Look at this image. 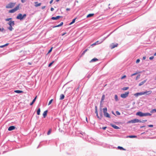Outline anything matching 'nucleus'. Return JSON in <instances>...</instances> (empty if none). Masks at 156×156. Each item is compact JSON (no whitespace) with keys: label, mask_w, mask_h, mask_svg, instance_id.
<instances>
[{"label":"nucleus","mask_w":156,"mask_h":156,"mask_svg":"<svg viewBox=\"0 0 156 156\" xmlns=\"http://www.w3.org/2000/svg\"><path fill=\"white\" fill-rule=\"evenodd\" d=\"M136 115L140 117L151 116V114L149 113H143L141 112H138L136 114Z\"/></svg>","instance_id":"f257e3e1"},{"label":"nucleus","mask_w":156,"mask_h":156,"mask_svg":"<svg viewBox=\"0 0 156 156\" xmlns=\"http://www.w3.org/2000/svg\"><path fill=\"white\" fill-rule=\"evenodd\" d=\"M152 93L151 91H146L144 92H141L140 93H137L135 94H134V96L137 97L139 95H142L144 94H151Z\"/></svg>","instance_id":"f03ea898"},{"label":"nucleus","mask_w":156,"mask_h":156,"mask_svg":"<svg viewBox=\"0 0 156 156\" xmlns=\"http://www.w3.org/2000/svg\"><path fill=\"white\" fill-rule=\"evenodd\" d=\"M26 16V14H24L23 15L21 13L19 14L16 17V19H19L20 20H23L24 18Z\"/></svg>","instance_id":"7ed1b4c3"},{"label":"nucleus","mask_w":156,"mask_h":156,"mask_svg":"<svg viewBox=\"0 0 156 156\" xmlns=\"http://www.w3.org/2000/svg\"><path fill=\"white\" fill-rule=\"evenodd\" d=\"M20 8V4L18 5L15 8H14L10 10L9 11V12L10 13H13L16 11L17 10L19 9Z\"/></svg>","instance_id":"20e7f679"},{"label":"nucleus","mask_w":156,"mask_h":156,"mask_svg":"<svg viewBox=\"0 0 156 156\" xmlns=\"http://www.w3.org/2000/svg\"><path fill=\"white\" fill-rule=\"evenodd\" d=\"M16 5V3L10 2L6 6V8L7 9L12 8L13 7Z\"/></svg>","instance_id":"39448f33"},{"label":"nucleus","mask_w":156,"mask_h":156,"mask_svg":"<svg viewBox=\"0 0 156 156\" xmlns=\"http://www.w3.org/2000/svg\"><path fill=\"white\" fill-rule=\"evenodd\" d=\"M141 121L140 120H139L137 119H135L133 120H131L130 121H128L127 122V123H135L136 122H141Z\"/></svg>","instance_id":"423d86ee"},{"label":"nucleus","mask_w":156,"mask_h":156,"mask_svg":"<svg viewBox=\"0 0 156 156\" xmlns=\"http://www.w3.org/2000/svg\"><path fill=\"white\" fill-rule=\"evenodd\" d=\"M129 94V91L126 92L124 94H122L121 95V97L122 98H125L128 96Z\"/></svg>","instance_id":"0eeeda50"},{"label":"nucleus","mask_w":156,"mask_h":156,"mask_svg":"<svg viewBox=\"0 0 156 156\" xmlns=\"http://www.w3.org/2000/svg\"><path fill=\"white\" fill-rule=\"evenodd\" d=\"M118 45V44L117 43L114 44L112 43L110 45V47L111 49H112L115 47H117Z\"/></svg>","instance_id":"6e6552de"},{"label":"nucleus","mask_w":156,"mask_h":156,"mask_svg":"<svg viewBox=\"0 0 156 156\" xmlns=\"http://www.w3.org/2000/svg\"><path fill=\"white\" fill-rule=\"evenodd\" d=\"M35 6V7H37L40 6L41 5V3H38L37 2H34Z\"/></svg>","instance_id":"1a4fd4ad"},{"label":"nucleus","mask_w":156,"mask_h":156,"mask_svg":"<svg viewBox=\"0 0 156 156\" xmlns=\"http://www.w3.org/2000/svg\"><path fill=\"white\" fill-rule=\"evenodd\" d=\"M8 24L9 25V26H13L15 25L14 22V21H10L8 23Z\"/></svg>","instance_id":"9d476101"},{"label":"nucleus","mask_w":156,"mask_h":156,"mask_svg":"<svg viewBox=\"0 0 156 156\" xmlns=\"http://www.w3.org/2000/svg\"><path fill=\"white\" fill-rule=\"evenodd\" d=\"M15 129V127L14 126H11L9 127L8 130L9 131H10L14 129Z\"/></svg>","instance_id":"9b49d317"},{"label":"nucleus","mask_w":156,"mask_h":156,"mask_svg":"<svg viewBox=\"0 0 156 156\" xmlns=\"http://www.w3.org/2000/svg\"><path fill=\"white\" fill-rule=\"evenodd\" d=\"M62 17V16H57L56 17H53L51 18V19L52 20H57L60 18Z\"/></svg>","instance_id":"f8f14e48"},{"label":"nucleus","mask_w":156,"mask_h":156,"mask_svg":"<svg viewBox=\"0 0 156 156\" xmlns=\"http://www.w3.org/2000/svg\"><path fill=\"white\" fill-rule=\"evenodd\" d=\"M47 110H46L44 112L43 114V116L44 118H45L46 117L47 115Z\"/></svg>","instance_id":"ddd939ff"},{"label":"nucleus","mask_w":156,"mask_h":156,"mask_svg":"<svg viewBox=\"0 0 156 156\" xmlns=\"http://www.w3.org/2000/svg\"><path fill=\"white\" fill-rule=\"evenodd\" d=\"M147 81V80H145L144 81L141 82L139 84V86H141L142 85H143L144 83H145Z\"/></svg>","instance_id":"4468645a"},{"label":"nucleus","mask_w":156,"mask_h":156,"mask_svg":"<svg viewBox=\"0 0 156 156\" xmlns=\"http://www.w3.org/2000/svg\"><path fill=\"white\" fill-rule=\"evenodd\" d=\"M104 115L105 117H106L109 118H110V115L107 112L105 113L104 114Z\"/></svg>","instance_id":"2eb2a0df"},{"label":"nucleus","mask_w":156,"mask_h":156,"mask_svg":"<svg viewBox=\"0 0 156 156\" xmlns=\"http://www.w3.org/2000/svg\"><path fill=\"white\" fill-rule=\"evenodd\" d=\"M98 60V59L95 58L93 59H91L90 61V62H96V61H97Z\"/></svg>","instance_id":"dca6fc26"},{"label":"nucleus","mask_w":156,"mask_h":156,"mask_svg":"<svg viewBox=\"0 0 156 156\" xmlns=\"http://www.w3.org/2000/svg\"><path fill=\"white\" fill-rule=\"evenodd\" d=\"M63 24V22H61L60 24L58 25H57V26H54V27H53V28H55V27H59L60 26H62Z\"/></svg>","instance_id":"f3484780"},{"label":"nucleus","mask_w":156,"mask_h":156,"mask_svg":"<svg viewBox=\"0 0 156 156\" xmlns=\"http://www.w3.org/2000/svg\"><path fill=\"white\" fill-rule=\"evenodd\" d=\"M37 98V96H36L35 98L33 100L32 102L30 103V105H32L35 102V101H36Z\"/></svg>","instance_id":"a211bd4d"},{"label":"nucleus","mask_w":156,"mask_h":156,"mask_svg":"<svg viewBox=\"0 0 156 156\" xmlns=\"http://www.w3.org/2000/svg\"><path fill=\"white\" fill-rule=\"evenodd\" d=\"M94 15V13L89 14L87 16V18L93 16Z\"/></svg>","instance_id":"6ab92c4d"},{"label":"nucleus","mask_w":156,"mask_h":156,"mask_svg":"<svg viewBox=\"0 0 156 156\" xmlns=\"http://www.w3.org/2000/svg\"><path fill=\"white\" fill-rule=\"evenodd\" d=\"M127 138H136L137 136H126Z\"/></svg>","instance_id":"aec40b11"},{"label":"nucleus","mask_w":156,"mask_h":156,"mask_svg":"<svg viewBox=\"0 0 156 156\" xmlns=\"http://www.w3.org/2000/svg\"><path fill=\"white\" fill-rule=\"evenodd\" d=\"M112 126L113 128H115V129H119V127L117 126L116 125H112Z\"/></svg>","instance_id":"412c9836"},{"label":"nucleus","mask_w":156,"mask_h":156,"mask_svg":"<svg viewBox=\"0 0 156 156\" xmlns=\"http://www.w3.org/2000/svg\"><path fill=\"white\" fill-rule=\"evenodd\" d=\"M64 97H65L64 95L63 94H61V95L60 96V100H62L64 98Z\"/></svg>","instance_id":"4be33fe9"},{"label":"nucleus","mask_w":156,"mask_h":156,"mask_svg":"<svg viewBox=\"0 0 156 156\" xmlns=\"http://www.w3.org/2000/svg\"><path fill=\"white\" fill-rule=\"evenodd\" d=\"M14 92L15 93H22L23 92L22 91L20 90H15Z\"/></svg>","instance_id":"5701e85b"},{"label":"nucleus","mask_w":156,"mask_h":156,"mask_svg":"<svg viewBox=\"0 0 156 156\" xmlns=\"http://www.w3.org/2000/svg\"><path fill=\"white\" fill-rule=\"evenodd\" d=\"M95 113H96L97 116L98 118H99V117L98 116V111L97 110V106L95 107Z\"/></svg>","instance_id":"b1692460"},{"label":"nucleus","mask_w":156,"mask_h":156,"mask_svg":"<svg viewBox=\"0 0 156 156\" xmlns=\"http://www.w3.org/2000/svg\"><path fill=\"white\" fill-rule=\"evenodd\" d=\"M41 112V109L40 108H38L37 111V115H40Z\"/></svg>","instance_id":"393cba45"},{"label":"nucleus","mask_w":156,"mask_h":156,"mask_svg":"<svg viewBox=\"0 0 156 156\" xmlns=\"http://www.w3.org/2000/svg\"><path fill=\"white\" fill-rule=\"evenodd\" d=\"M76 19V18H75V19H73L72 20V21L69 23V25H71L73 24V23L75 22Z\"/></svg>","instance_id":"a878e982"},{"label":"nucleus","mask_w":156,"mask_h":156,"mask_svg":"<svg viewBox=\"0 0 156 156\" xmlns=\"http://www.w3.org/2000/svg\"><path fill=\"white\" fill-rule=\"evenodd\" d=\"M117 148L118 149H119L121 150H126L125 149L123 148L122 147L120 146H118Z\"/></svg>","instance_id":"bb28decb"},{"label":"nucleus","mask_w":156,"mask_h":156,"mask_svg":"<svg viewBox=\"0 0 156 156\" xmlns=\"http://www.w3.org/2000/svg\"><path fill=\"white\" fill-rule=\"evenodd\" d=\"M12 26H9L8 28V29L10 30V31H12L13 29V28L12 27Z\"/></svg>","instance_id":"cd10ccee"},{"label":"nucleus","mask_w":156,"mask_h":156,"mask_svg":"<svg viewBox=\"0 0 156 156\" xmlns=\"http://www.w3.org/2000/svg\"><path fill=\"white\" fill-rule=\"evenodd\" d=\"M8 44H9L8 43H7L4 45L0 46V48H3L4 47L8 46Z\"/></svg>","instance_id":"c85d7f7f"},{"label":"nucleus","mask_w":156,"mask_h":156,"mask_svg":"<svg viewBox=\"0 0 156 156\" xmlns=\"http://www.w3.org/2000/svg\"><path fill=\"white\" fill-rule=\"evenodd\" d=\"M107 108H104L103 109L104 113L105 114V113L107 112Z\"/></svg>","instance_id":"c756f323"},{"label":"nucleus","mask_w":156,"mask_h":156,"mask_svg":"<svg viewBox=\"0 0 156 156\" xmlns=\"http://www.w3.org/2000/svg\"><path fill=\"white\" fill-rule=\"evenodd\" d=\"M105 98V95L104 94H103L102 95V96L101 98V102H102L104 100Z\"/></svg>","instance_id":"7c9ffc66"},{"label":"nucleus","mask_w":156,"mask_h":156,"mask_svg":"<svg viewBox=\"0 0 156 156\" xmlns=\"http://www.w3.org/2000/svg\"><path fill=\"white\" fill-rule=\"evenodd\" d=\"M115 99L116 101H118L119 99L118 98V96L117 95H115Z\"/></svg>","instance_id":"2f4dec72"},{"label":"nucleus","mask_w":156,"mask_h":156,"mask_svg":"<svg viewBox=\"0 0 156 156\" xmlns=\"http://www.w3.org/2000/svg\"><path fill=\"white\" fill-rule=\"evenodd\" d=\"M51 129H50L48 132L47 134L48 135H49V134H50L51 133Z\"/></svg>","instance_id":"473e14b6"},{"label":"nucleus","mask_w":156,"mask_h":156,"mask_svg":"<svg viewBox=\"0 0 156 156\" xmlns=\"http://www.w3.org/2000/svg\"><path fill=\"white\" fill-rule=\"evenodd\" d=\"M54 61H53L52 62L50 63L48 65V67H50L52 65V64L54 63Z\"/></svg>","instance_id":"72a5a7b5"},{"label":"nucleus","mask_w":156,"mask_h":156,"mask_svg":"<svg viewBox=\"0 0 156 156\" xmlns=\"http://www.w3.org/2000/svg\"><path fill=\"white\" fill-rule=\"evenodd\" d=\"M129 89V87H124L122 88V90H126Z\"/></svg>","instance_id":"f704fd0d"},{"label":"nucleus","mask_w":156,"mask_h":156,"mask_svg":"<svg viewBox=\"0 0 156 156\" xmlns=\"http://www.w3.org/2000/svg\"><path fill=\"white\" fill-rule=\"evenodd\" d=\"M88 50V49H86V50H85L83 51V52L82 53V55H83Z\"/></svg>","instance_id":"c9c22d12"},{"label":"nucleus","mask_w":156,"mask_h":156,"mask_svg":"<svg viewBox=\"0 0 156 156\" xmlns=\"http://www.w3.org/2000/svg\"><path fill=\"white\" fill-rule=\"evenodd\" d=\"M156 112V109H153V110H152L151 111V113H154V112Z\"/></svg>","instance_id":"e433bc0d"},{"label":"nucleus","mask_w":156,"mask_h":156,"mask_svg":"<svg viewBox=\"0 0 156 156\" xmlns=\"http://www.w3.org/2000/svg\"><path fill=\"white\" fill-rule=\"evenodd\" d=\"M53 100V99H51V100L50 101H49L48 104V105H50L51 103Z\"/></svg>","instance_id":"4c0bfd02"},{"label":"nucleus","mask_w":156,"mask_h":156,"mask_svg":"<svg viewBox=\"0 0 156 156\" xmlns=\"http://www.w3.org/2000/svg\"><path fill=\"white\" fill-rule=\"evenodd\" d=\"M140 74L136 76V80H137L138 79H139L140 77Z\"/></svg>","instance_id":"58836bf2"},{"label":"nucleus","mask_w":156,"mask_h":156,"mask_svg":"<svg viewBox=\"0 0 156 156\" xmlns=\"http://www.w3.org/2000/svg\"><path fill=\"white\" fill-rule=\"evenodd\" d=\"M12 20V18H7L5 20L6 21H9V20Z\"/></svg>","instance_id":"ea45409f"},{"label":"nucleus","mask_w":156,"mask_h":156,"mask_svg":"<svg viewBox=\"0 0 156 156\" xmlns=\"http://www.w3.org/2000/svg\"><path fill=\"white\" fill-rule=\"evenodd\" d=\"M116 113L117 115H120V114L119 112L118 111H116Z\"/></svg>","instance_id":"a19ab883"},{"label":"nucleus","mask_w":156,"mask_h":156,"mask_svg":"<svg viewBox=\"0 0 156 156\" xmlns=\"http://www.w3.org/2000/svg\"><path fill=\"white\" fill-rule=\"evenodd\" d=\"M98 42V41H97V42H95V43H93V44L91 45H95Z\"/></svg>","instance_id":"79ce46f5"},{"label":"nucleus","mask_w":156,"mask_h":156,"mask_svg":"<svg viewBox=\"0 0 156 156\" xmlns=\"http://www.w3.org/2000/svg\"><path fill=\"white\" fill-rule=\"evenodd\" d=\"M126 77V75H124L123 76H122L121 78V79H123L125 78Z\"/></svg>","instance_id":"37998d69"},{"label":"nucleus","mask_w":156,"mask_h":156,"mask_svg":"<svg viewBox=\"0 0 156 156\" xmlns=\"http://www.w3.org/2000/svg\"><path fill=\"white\" fill-rule=\"evenodd\" d=\"M137 74V73H134L133 74H132L131 75V76H133L134 75H136Z\"/></svg>","instance_id":"c03bdc74"},{"label":"nucleus","mask_w":156,"mask_h":156,"mask_svg":"<svg viewBox=\"0 0 156 156\" xmlns=\"http://www.w3.org/2000/svg\"><path fill=\"white\" fill-rule=\"evenodd\" d=\"M147 120H143L142 121H141V122H147Z\"/></svg>","instance_id":"a18cd8bd"},{"label":"nucleus","mask_w":156,"mask_h":156,"mask_svg":"<svg viewBox=\"0 0 156 156\" xmlns=\"http://www.w3.org/2000/svg\"><path fill=\"white\" fill-rule=\"evenodd\" d=\"M154 58V56H151L149 58V59L150 60H152V59H153Z\"/></svg>","instance_id":"49530a36"},{"label":"nucleus","mask_w":156,"mask_h":156,"mask_svg":"<svg viewBox=\"0 0 156 156\" xmlns=\"http://www.w3.org/2000/svg\"><path fill=\"white\" fill-rule=\"evenodd\" d=\"M140 61V60L139 59H137L136 62V63H138Z\"/></svg>","instance_id":"de8ad7c7"},{"label":"nucleus","mask_w":156,"mask_h":156,"mask_svg":"<svg viewBox=\"0 0 156 156\" xmlns=\"http://www.w3.org/2000/svg\"><path fill=\"white\" fill-rule=\"evenodd\" d=\"M148 127H153V126L152 125H148Z\"/></svg>","instance_id":"09e8293b"},{"label":"nucleus","mask_w":156,"mask_h":156,"mask_svg":"<svg viewBox=\"0 0 156 156\" xmlns=\"http://www.w3.org/2000/svg\"><path fill=\"white\" fill-rule=\"evenodd\" d=\"M52 48H51L50 50H49V51H48V53H49L51 51H52Z\"/></svg>","instance_id":"8fccbe9b"},{"label":"nucleus","mask_w":156,"mask_h":156,"mask_svg":"<svg viewBox=\"0 0 156 156\" xmlns=\"http://www.w3.org/2000/svg\"><path fill=\"white\" fill-rule=\"evenodd\" d=\"M70 8H67V9H66V10L67 11H70Z\"/></svg>","instance_id":"3c124183"},{"label":"nucleus","mask_w":156,"mask_h":156,"mask_svg":"<svg viewBox=\"0 0 156 156\" xmlns=\"http://www.w3.org/2000/svg\"><path fill=\"white\" fill-rule=\"evenodd\" d=\"M106 128H107V127L105 126V127H103L102 128V129H103L104 130H105L106 129Z\"/></svg>","instance_id":"603ef678"},{"label":"nucleus","mask_w":156,"mask_h":156,"mask_svg":"<svg viewBox=\"0 0 156 156\" xmlns=\"http://www.w3.org/2000/svg\"><path fill=\"white\" fill-rule=\"evenodd\" d=\"M45 7H46V6H42V9H44L45 8Z\"/></svg>","instance_id":"864d4df0"},{"label":"nucleus","mask_w":156,"mask_h":156,"mask_svg":"<svg viewBox=\"0 0 156 156\" xmlns=\"http://www.w3.org/2000/svg\"><path fill=\"white\" fill-rule=\"evenodd\" d=\"M54 10V9L53 8H51V11H53Z\"/></svg>","instance_id":"5fc2aeb1"},{"label":"nucleus","mask_w":156,"mask_h":156,"mask_svg":"<svg viewBox=\"0 0 156 156\" xmlns=\"http://www.w3.org/2000/svg\"><path fill=\"white\" fill-rule=\"evenodd\" d=\"M53 0H51L50 2V4H51L53 2Z\"/></svg>","instance_id":"6e6d98bb"},{"label":"nucleus","mask_w":156,"mask_h":156,"mask_svg":"<svg viewBox=\"0 0 156 156\" xmlns=\"http://www.w3.org/2000/svg\"><path fill=\"white\" fill-rule=\"evenodd\" d=\"M146 57H145V56H144V57H143V59L144 60H145V59H146Z\"/></svg>","instance_id":"4d7b16f0"},{"label":"nucleus","mask_w":156,"mask_h":156,"mask_svg":"<svg viewBox=\"0 0 156 156\" xmlns=\"http://www.w3.org/2000/svg\"><path fill=\"white\" fill-rule=\"evenodd\" d=\"M86 120L87 122H88L87 118V117H86Z\"/></svg>","instance_id":"13d9d810"},{"label":"nucleus","mask_w":156,"mask_h":156,"mask_svg":"<svg viewBox=\"0 0 156 156\" xmlns=\"http://www.w3.org/2000/svg\"><path fill=\"white\" fill-rule=\"evenodd\" d=\"M66 33H64V34H62V36H63L65 34H66Z\"/></svg>","instance_id":"bf43d9fd"},{"label":"nucleus","mask_w":156,"mask_h":156,"mask_svg":"<svg viewBox=\"0 0 156 156\" xmlns=\"http://www.w3.org/2000/svg\"><path fill=\"white\" fill-rule=\"evenodd\" d=\"M28 64H29L30 65L31 64L30 63V62H28Z\"/></svg>","instance_id":"052dcab7"},{"label":"nucleus","mask_w":156,"mask_h":156,"mask_svg":"<svg viewBox=\"0 0 156 156\" xmlns=\"http://www.w3.org/2000/svg\"><path fill=\"white\" fill-rule=\"evenodd\" d=\"M154 56H156V52L154 54Z\"/></svg>","instance_id":"680f3d73"},{"label":"nucleus","mask_w":156,"mask_h":156,"mask_svg":"<svg viewBox=\"0 0 156 156\" xmlns=\"http://www.w3.org/2000/svg\"><path fill=\"white\" fill-rule=\"evenodd\" d=\"M145 126H143L140 127V128H143V127H144Z\"/></svg>","instance_id":"e2e57ef3"},{"label":"nucleus","mask_w":156,"mask_h":156,"mask_svg":"<svg viewBox=\"0 0 156 156\" xmlns=\"http://www.w3.org/2000/svg\"><path fill=\"white\" fill-rule=\"evenodd\" d=\"M59 0H56V1L57 2H58Z\"/></svg>","instance_id":"0e129e2a"},{"label":"nucleus","mask_w":156,"mask_h":156,"mask_svg":"<svg viewBox=\"0 0 156 156\" xmlns=\"http://www.w3.org/2000/svg\"><path fill=\"white\" fill-rule=\"evenodd\" d=\"M1 28H0V31H1Z\"/></svg>","instance_id":"69168bd1"},{"label":"nucleus","mask_w":156,"mask_h":156,"mask_svg":"<svg viewBox=\"0 0 156 156\" xmlns=\"http://www.w3.org/2000/svg\"><path fill=\"white\" fill-rule=\"evenodd\" d=\"M155 99V100H156V98Z\"/></svg>","instance_id":"338daca9"}]
</instances>
